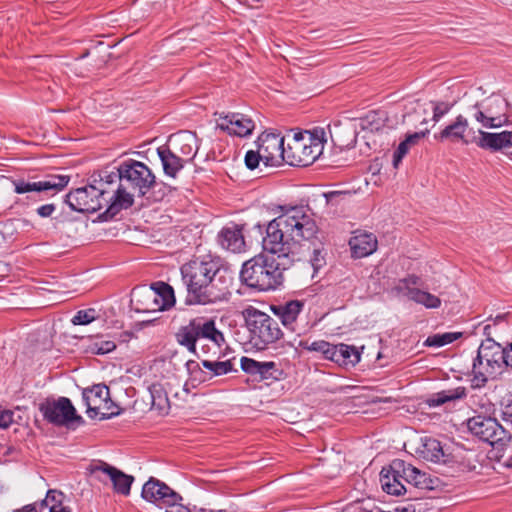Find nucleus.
Listing matches in <instances>:
<instances>
[{
    "instance_id": "1",
    "label": "nucleus",
    "mask_w": 512,
    "mask_h": 512,
    "mask_svg": "<svg viewBox=\"0 0 512 512\" xmlns=\"http://www.w3.org/2000/svg\"><path fill=\"white\" fill-rule=\"evenodd\" d=\"M318 226L303 207H293L269 222L263 248L267 252L281 253L300 261L309 242L316 237Z\"/></svg>"
},
{
    "instance_id": "2",
    "label": "nucleus",
    "mask_w": 512,
    "mask_h": 512,
    "mask_svg": "<svg viewBox=\"0 0 512 512\" xmlns=\"http://www.w3.org/2000/svg\"><path fill=\"white\" fill-rule=\"evenodd\" d=\"M181 276L189 303H212L227 293L226 277L219 262L210 256L194 257L183 264Z\"/></svg>"
},
{
    "instance_id": "3",
    "label": "nucleus",
    "mask_w": 512,
    "mask_h": 512,
    "mask_svg": "<svg viewBox=\"0 0 512 512\" xmlns=\"http://www.w3.org/2000/svg\"><path fill=\"white\" fill-rule=\"evenodd\" d=\"M112 179H119V185L113 191L114 200L105 211L106 217L112 218L123 209L130 208L134 203V194L144 196L156 184V177L143 162L127 160L118 167V174Z\"/></svg>"
},
{
    "instance_id": "4",
    "label": "nucleus",
    "mask_w": 512,
    "mask_h": 512,
    "mask_svg": "<svg viewBox=\"0 0 512 512\" xmlns=\"http://www.w3.org/2000/svg\"><path fill=\"white\" fill-rule=\"evenodd\" d=\"M295 261L281 253H261L243 264L240 278L251 288L260 291L275 290L284 281V271Z\"/></svg>"
},
{
    "instance_id": "5",
    "label": "nucleus",
    "mask_w": 512,
    "mask_h": 512,
    "mask_svg": "<svg viewBox=\"0 0 512 512\" xmlns=\"http://www.w3.org/2000/svg\"><path fill=\"white\" fill-rule=\"evenodd\" d=\"M326 142L325 130L316 127L310 131L287 135L286 164L304 167L313 164L323 153Z\"/></svg>"
},
{
    "instance_id": "6",
    "label": "nucleus",
    "mask_w": 512,
    "mask_h": 512,
    "mask_svg": "<svg viewBox=\"0 0 512 512\" xmlns=\"http://www.w3.org/2000/svg\"><path fill=\"white\" fill-rule=\"evenodd\" d=\"M506 367V348L492 338L483 340L472 365V387L485 386L488 379L495 378Z\"/></svg>"
},
{
    "instance_id": "7",
    "label": "nucleus",
    "mask_w": 512,
    "mask_h": 512,
    "mask_svg": "<svg viewBox=\"0 0 512 512\" xmlns=\"http://www.w3.org/2000/svg\"><path fill=\"white\" fill-rule=\"evenodd\" d=\"M285 137L278 133H262L257 141V150H249L245 155L248 169H256L260 163L265 167H279L286 163Z\"/></svg>"
},
{
    "instance_id": "8",
    "label": "nucleus",
    "mask_w": 512,
    "mask_h": 512,
    "mask_svg": "<svg viewBox=\"0 0 512 512\" xmlns=\"http://www.w3.org/2000/svg\"><path fill=\"white\" fill-rule=\"evenodd\" d=\"M243 316L249 331L250 343L257 350H264L282 338L283 332L273 317L254 307L244 310Z\"/></svg>"
},
{
    "instance_id": "9",
    "label": "nucleus",
    "mask_w": 512,
    "mask_h": 512,
    "mask_svg": "<svg viewBox=\"0 0 512 512\" xmlns=\"http://www.w3.org/2000/svg\"><path fill=\"white\" fill-rule=\"evenodd\" d=\"M176 340L192 353L196 352V344L200 340L210 341L217 347L225 343V337L216 327L215 319L206 317H196L182 326L176 333Z\"/></svg>"
},
{
    "instance_id": "10",
    "label": "nucleus",
    "mask_w": 512,
    "mask_h": 512,
    "mask_svg": "<svg viewBox=\"0 0 512 512\" xmlns=\"http://www.w3.org/2000/svg\"><path fill=\"white\" fill-rule=\"evenodd\" d=\"M154 287L134 288L131 293V304L139 313H151L171 308L175 304L173 288L163 282Z\"/></svg>"
},
{
    "instance_id": "11",
    "label": "nucleus",
    "mask_w": 512,
    "mask_h": 512,
    "mask_svg": "<svg viewBox=\"0 0 512 512\" xmlns=\"http://www.w3.org/2000/svg\"><path fill=\"white\" fill-rule=\"evenodd\" d=\"M507 111L508 103L497 96L477 102L470 108V115L482 128L496 129L512 123Z\"/></svg>"
},
{
    "instance_id": "12",
    "label": "nucleus",
    "mask_w": 512,
    "mask_h": 512,
    "mask_svg": "<svg viewBox=\"0 0 512 512\" xmlns=\"http://www.w3.org/2000/svg\"><path fill=\"white\" fill-rule=\"evenodd\" d=\"M104 183L100 185H88L85 187L77 188L67 195V203L72 210L82 213H94L103 207V204H110L114 200L113 195L109 198L106 197L108 191L103 187Z\"/></svg>"
},
{
    "instance_id": "13",
    "label": "nucleus",
    "mask_w": 512,
    "mask_h": 512,
    "mask_svg": "<svg viewBox=\"0 0 512 512\" xmlns=\"http://www.w3.org/2000/svg\"><path fill=\"white\" fill-rule=\"evenodd\" d=\"M83 400L87 406V415L92 419L98 416L100 419H109L119 414L118 407L110 398L109 388L104 384L84 389Z\"/></svg>"
},
{
    "instance_id": "14",
    "label": "nucleus",
    "mask_w": 512,
    "mask_h": 512,
    "mask_svg": "<svg viewBox=\"0 0 512 512\" xmlns=\"http://www.w3.org/2000/svg\"><path fill=\"white\" fill-rule=\"evenodd\" d=\"M468 430L491 445L506 444L512 439L510 431L502 427L495 418L476 415L467 421Z\"/></svg>"
},
{
    "instance_id": "15",
    "label": "nucleus",
    "mask_w": 512,
    "mask_h": 512,
    "mask_svg": "<svg viewBox=\"0 0 512 512\" xmlns=\"http://www.w3.org/2000/svg\"><path fill=\"white\" fill-rule=\"evenodd\" d=\"M88 471L91 475L95 476L97 480L103 483H106V480L109 479L116 493L124 496L130 494L131 485L134 481L133 476L125 474L116 467L103 461L91 463L88 467Z\"/></svg>"
},
{
    "instance_id": "16",
    "label": "nucleus",
    "mask_w": 512,
    "mask_h": 512,
    "mask_svg": "<svg viewBox=\"0 0 512 512\" xmlns=\"http://www.w3.org/2000/svg\"><path fill=\"white\" fill-rule=\"evenodd\" d=\"M406 462L401 459H394L388 466L383 467L380 472V483L383 491L387 494L400 496L408 492L405 483Z\"/></svg>"
},
{
    "instance_id": "17",
    "label": "nucleus",
    "mask_w": 512,
    "mask_h": 512,
    "mask_svg": "<svg viewBox=\"0 0 512 512\" xmlns=\"http://www.w3.org/2000/svg\"><path fill=\"white\" fill-rule=\"evenodd\" d=\"M44 418L55 425H66L72 421L80 420L71 401L66 397L57 400L47 399L39 406Z\"/></svg>"
},
{
    "instance_id": "18",
    "label": "nucleus",
    "mask_w": 512,
    "mask_h": 512,
    "mask_svg": "<svg viewBox=\"0 0 512 512\" xmlns=\"http://www.w3.org/2000/svg\"><path fill=\"white\" fill-rule=\"evenodd\" d=\"M478 130L469 127L467 118L458 115L455 120L447 125L435 138L440 141L462 143L464 145L476 144L478 141Z\"/></svg>"
},
{
    "instance_id": "19",
    "label": "nucleus",
    "mask_w": 512,
    "mask_h": 512,
    "mask_svg": "<svg viewBox=\"0 0 512 512\" xmlns=\"http://www.w3.org/2000/svg\"><path fill=\"white\" fill-rule=\"evenodd\" d=\"M70 177L67 175H48L39 181H14L15 192L24 194L29 192H53L58 193L69 183Z\"/></svg>"
},
{
    "instance_id": "20",
    "label": "nucleus",
    "mask_w": 512,
    "mask_h": 512,
    "mask_svg": "<svg viewBox=\"0 0 512 512\" xmlns=\"http://www.w3.org/2000/svg\"><path fill=\"white\" fill-rule=\"evenodd\" d=\"M216 125L220 130L238 137H246L255 129L254 121L242 113L219 114Z\"/></svg>"
},
{
    "instance_id": "21",
    "label": "nucleus",
    "mask_w": 512,
    "mask_h": 512,
    "mask_svg": "<svg viewBox=\"0 0 512 512\" xmlns=\"http://www.w3.org/2000/svg\"><path fill=\"white\" fill-rule=\"evenodd\" d=\"M304 308V302L300 300H291L284 304L273 306L272 310L276 316L281 320L283 326L298 336L307 331L306 326L300 327L297 319Z\"/></svg>"
},
{
    "instance_id": "22",
    "label": "nucleus",
    "mask_w": 512,
    "mask_h": 512,
    "mask_svg": "<svg viewBox=\"0 0 512 512\" xmlns=\"http://www.w3.org/2000/svg\"><path fill=\"white\" fill-rule=\"evenodd\" d=\"M142 497L152 503H159L167 505L174 503V501H181L182 497L173 491L164 482L158 479L150 478L142 488Z\"/></svg>"
},
{
    "instance_id": "23",
    "label": "nucleus",
    "mask_w": 512,
    "mask_h": 512,
    "mask_svg": "<svg viewBox=\"0 0 512 512\" xmlns=\"http://www.w3.org/2000/svg\"><path fill=\"white\" fill-rule=\"evenodd\" d=\"M174 382L179 386V382L176 379H166L149 386L152 410L157 411L161 415L168 414L170 410L168 394L172 393Z\"/></svg>"
},
{
    "instance_id": "24",
    "label": "nucleus",
    "mask_w": 512,
    "mask_h": 512,
    "mask_svg": "<svg viewBox=\"0 0 512 512\" xmlns=\"http://www.w3.org/2000/svg\"><path fill=\"white\" fill-rule=\"evenodd\" d=\"M477 146L492 152L509 149L512 147V131L487 132L478 129Z\"/></svg>"
},
{
    "instance_id": "25",
    "label": "nucleus",
    "mask_w": 512,
    "mask_h": 512,
    "mask_svg": "<svg viewBox=\"0 0 512 512\" xmlns=\"http://www.w3.org/2000/svg\"><path fill=\"white\" fill-rule=\"evenodd\" d=\"M377 238L374 234L357 231L349 240L352 257L363 258L371 255L377 249Z\"/></svg>"
},
{
    "instance_id": "26",
    "label": "nucleus",
    "mask_w": 512,
    "mask_h": 512,
    "mask_svg": "<svg viewBox=\"0 0 512 512\" xmlns=\"http://www.w3.org/2000/svg\"><path fill=\"white\" fill-rule=\"evenodd\" d=\"M437 482V478L434 479L426 472H422L413 465L406 463L405 483L408 491H410L411 488L425 491L433 490L436 488Z\"/></svg>"
},
{
    "instance_id": "27",
    "label": "nucleus",
    "mask_w": 512,
    "mask_h": 512,
    "mask_svg": "<svg viewBox=\"0 0 512 512\" xmlns=\"http://www.w3.org/2000/svg\"><path fill=\"white\" fill-rule=\"evenodd\" d=\"M218 241L224 249L231 252L240 253L245 250L244 236L237 225L223 228L219 233Z\"/></svg>"
},
{
    "instance_id": "28",
    "label": "nucleus",
    "mask_w": 512,
    "mask_h": 512,
    "mask_svg": "<svg viewBox=\"0 0 512 512\" xmlns=\"http://www.w3.org/2000/svg\"><path fill=\"white\" fill-rule=\"evenodd\" d=\"M387 115L384 111H369L358 119L357 126L366 133H380L387 129Z\"/></svg>"
},
{
    "instance_id": "29",
    "label": "nucleus",
    "mask_w": 512,
    "mask_h": 512,
    "mask_svg": "<svg viewBox=\"0 0 512 512\" xmlns=\"http://www.w3.org/2000/svg\"><path fill=\"white\" fill-rule=\"evenodd\" d=\"M416 452L421 458L435 463L440 462L444 457L441 443L431 437L421 438V443L417 447Z\"/></svg>"
},
{
    "instance_id": "30",
    "label": "nucleus",
    "mask_w": 512,
    "mask_h": 512,
    "mask_svg": "<svg viewBox=\"0 0 512 512\" xmlns=\"http://www.w3.org/2000/svg\"><path fill=\"white\" fill-rule=\"evenodd\" d=\"M157 153L162 162L163 170L166 175L175 177L183 168V160L175 155L167 146H161L157 149Z\"/></svg>"
},
{
    "instance_id": "31",
    "label": "nucleus",
    "mask_w": 512,
    "mask_h": 512,
    "mask_svg": "<svg viewBox=\"0 0 512 512\" xmlns=\"http://www.w3.org/2000/svg\"><path fill=\"white\" fill-rule=\"evenodd\" d=\"M404 294L417 304H421L429 309L438 308L441 305L439 297L417 288L406 287Z\"/></svg>"
},
{
    "instance_id": "32",
    "label": "nucleus",
    "mask_w": 512,
    "mask_h": 512,
    "mask_svg": "<svg viewBox=\"0 0 512 512\" xmlns=\"http://www.w3.org/2000/svg\"><path fill=\"white\" fill-rule=\"evenodd\" d=\"M175 145L179 148L182 155L187 157H194L197 153V137L191 132H182L175 136Z\"/></svg>"
},
{
    "instance_id": "33",
    "label": "nucleus",
    "mask_w": 512,
    "mask_h": 512,
    "mask_svg": "<svg viewBox=\"0 0 512 512\" xmlns=\"http://www.w3.org/2000/svg\"><path fill=\"white\" fill-rule=\"evenodd\" d=\"M466 395L464 387H458L456 389L443 390L438 393L431 395L427 403L430 407H438L447 402L461 399Z\"/></svg>"
},
{
    "instance_id": "34",
    "label": "nucleus",
    "mask_w": 512,
    "mask_h": 512,
    "mask_svg": "<svg viewBox=\"0 0 512 512\" xmlns=\"http://www.w3.org/2000/svg\"><path fill=\"white\" fill-rule=\"evenodd\" d=\"M338 355L336 363L341 366H354L360 361V353L355 346L338 344Z\"/></svg>"
},
{
    "instance_id": "35",
    "label": "nucleus",
    "mask_w": 512,
    "mask_h": 512,
    "mask_svg": "<svg viewBox=\"0 0 512 512\" xmlns=\"http://www.w3.org/2000/svg\"><path fill=\"white\" fill-rule=\"evenodd\" d=\"M202 367L212 373V376H222L237 371L233 359L225 361L203 360Z\"/></svg>"
},
{
    "instance_id": "36",
    "label": "nucleus",
    "mask_w": 512,
    "mask_h": 512,
    "mask_svg": "<svg viewBox=\"0 0 512 512\" xmlns=\"http://www.w3.org/2000/svg\"><path fill=\"white\" fill-rule=\"evenodd\" d=\"M65 495L58 490H49L41 505L49 508V512H70L62 505Z\"/></svg>"
},
{
    "instance_id": "37",
    "label": "nucleus",
    "mask_w": 512,
    "mask_h": 512,
    "mask_svg": "<svg viewBox=\"0 0 512 512\" xmlns=\"http://www.w3.org/2000/svg\"><path fill=\"white\" fill-rule=\"evenodd\" d=\"M462 336L461 332H446L443 334H434L429 336L424 345L428 347H441L450 344Z\"/></svg>"
},
{
    "instance_id": "38",
    "label": "nucleus",
    "mask_w": 512,
    "mask_h": 512,
    "mask_svg": "<svg viewBox=\"0 0 512 512\" xmlns=\"http://www.w3.org/2000/svg\"><path fill=\"white\" fill-rule=\"evenodd\" d=\"M114 341L97 338L89 345V351L93 354L104 355L115 350Z\"/></svg>"
},
{
    "instance_id": "39",
    "label": "nucleus",
    "mask_w": 512,
    "mask_h": 512,
    "mask_svg": "<svg viewBox=\"0 0 512 512\" xmlns=\"http://www.w3.org/2000/svg\"><path fill=\"white\" fill-rule=\"evenodd\" d=\"M96 319V310L95 309H87L78 311L75 316L72 318V323L74 325H87L93 322Z\"/></svg>"
},
{
    "instance_id": "40",
    "label": "nucleus",
    "mask_w": 512,
    "mask_h": 512,
    "mask_svg": "<svg viewBox=\"0 0 512 512\" xmlns=\"http://www.w3.org/2000/svg\"><path fill=\"white\" fill-rule=\"evenodd\" d=\"M411 146L407 142L402 141L397 149L394 152L393 155V166L397 168L399 164L401 163L402 159L405 157V155L409 152Z\"/></svg>"
},
{
    "instance_id": "41",
    "label": "nucleus",
    "mask_w": 512,
    "mask_h": 512,
    "mask_svg": "<svg viewBox=\"0 0 512 512\" xmlns=\"http://www.w3.org/2000/svg\"><path fill=\"white\" fill-rule=\"evenodd\" d=\"M259 363L260 362L254 360V359L245 357V356L242 357L240 360L241 369L244 372L252 374V375L257 374V369H258Z\"/></svg>"
},
{
    "instance_id": "42",
    "label": "nucleus",
    "mask_w": 512,
    "mask_h": 512,
    "mask_svg": "<svg viewBox=\"0 0 512 512\" xmlns=\"http://www.w3.org/2000/svg\"><path fill=\"white\" fill-rule=\"evenodd\" d=\"M450 105L445 102H437L433 107V121L438 122L450 110Z\"/></svg>"
},
{
    "instance_id": "43",
    "label": "nucleus",
    "mask_w": 512,
    "mask_h": 512,
    "mask_svg": "<svg viewBox=\"0 0 512 512\" xmlns=\"http://www.w3.org/2000/svg\"><path fill=\"white\" fill-rule=\"evenodd\" d=\"M14 422V412L0 407V429L8 428Z\"/></svg>"
},
{
    "instance_id": "44",
    "label": "nucleus",
    "mask_w": 512,
    "mask_h": 512,
    "mask_svg": "<svg viewBox=\"0 0 512 512\" xmlns=\"http://www.w3.org/2000/svg\"><path fill=\"white\" fill-rule=\"evenodd\" d=\"M325 263L324 258L321 256L320 250L314 248L313 249V257L309 259V264L313 269V274H315ZM314 277V275H312Z\"/></svg>"
},
{
    "instance_id": "45",
    "label": "nucleus",
    "mask_w": 512,
    "mask_h": 512,
    "mask_svg": "<svg viewBox=\"0 0 512 512\" xmlns=\"http://www.w3.org/2000/svg\"><path fill=\"white\" fill-rule=\"evenodd\" d=\"M275 366L274 362H260L256 375H259L262 379H268L271 377L272 370L275 369Z\"/></svg>"
},
{
    "instance_id": "46",
    "label": "nucleus",
    "mask_w": 512,
    "mask_h": 512,
    "mask_svg": "<svg viewBox=\"0 0 512 512\" xmlns=\"http://www.w3.org/2000/svg\"><path fill=\"white\" fill-rule=\"evenodd\" d=\"M326 341L319 340L309 343V341H300L299 346L309 351H316L322 353L324 347H326Z\"/></svg>"
},
{
    "instance_id": "47",
    "label": "nucleus",
    "mask_w": 512,
    "mask_h": 512,
    "mask_svg": "<svg viewBox=\"0 0 512 512\" xmlns=\"http://www.w3.org/2000/svg\"><path fill=\"white\" fill-rule=\"evenodd\" d=\"M322 354L324 355V357L326 359L331 360L336 363V359H337V357H339L338 345H333V344H330L327 342L326 347H324V349L322 351Z\"/></svg>"
},
{
    "instance_id": "48",
    "label": "nucleus",
    "mask_w": 512,
    "mask_h": 512,
    "mask_svg": "<svg viewBox=\"0 0 512 512\" xmlns=\"http://www.w3.org/2000/svg\"><path fill=\"white\" fill-rule=\"evenodd\" d=\"M346 196V193L340 191H331L324 193L327 204L337 205L341 199Z\"/></svg>"
},
{
    "instance_id": "49",
    "label": "nucleus",
    "mask_w": 512,
    "mask_h": 512,
    "mask_svg": "<svg viewBox=\"0 0 512 512\" xmlns=\"http://www.w3.org/2000/svg\"><path fill=\"white\" fill-rule=\"evenodd\" d=\"M502 419L512 426V397L508 400L502 410Z\"/></svg>"
},
{
    "instance_id": "50",
    "label": "nucleus",
    "mask_w": 512,
    "mask_h": 512,
    "mask_svg": "<svg viewBox=\"0 0 512 512\" xmlns=\"http://www.w3.org/2000/svg\"><path fill=\"white\" fill-rule=\"evenodd\" d=\"M427 133H428V131L415 132V133L409 134L406 136L405 142H407L409 144V146L412 147V146L416 145L422 138H424Z\"/></svg>"
},
{
    "instance_id": "51",
    "label": "nucleus",
    "mask_w": 512,
    "mask_h": 512,
    "mask_svg": "<svg viewBox=\"0 0 512 512\" xmlns=\"http://www.w3.org/2000/svg\"><path fill=\"white\" fill-rule=\"evenodd\" d=\"M166 512H190L189 508L180 503V501H174V503H168Z\"/></svg>"
},
{
    "instance_id": "52",
    "label": "nucleus",
    "mask_w": 512,
    "mask_h": 512,
    "mask_svg": "<svg viewBox=\"0 0 512 512\" xmlns=\"http://www.w3.org/2000/svg\"><path fill=\"white\" fill-rule=\"evenodd\" d=\"M113 174H118V171L117 172H111V173H108L106 174L104 177H101V179L99 180L98 182V185H100V182H103L104 183V188L109 192L108 190V186L116 183V182H119V179H112V175Z\"/></svg>"
},
{
    "instance_id": "53",
    "label": "nucleus",
    "mask_w": 512,
    "mask_h": 512,
    "mask_svg": "<svg viewBox=\"0 0 512 512\" xmlns=\"http://www.w3.org/2000/svg\"><path fill=\"white\" fill-rule=\"evenodd\" d=\"M55 211V206L53 204H45L40 206L37 209V213L41 217H49Z\"/></svg>"
},
{
    "instance_id": "54",
    "label": "nucleus",
    "mask_w": 512,
    "mask_h": 512,
    "mask_svg": "<svg viewBox=\"0 0 512 512\" xmlns=\"http://www.w3.org/2000/svg\"><path fill=\"white\" fill-rule=\"evenodd\" d=\"M506 361L508 362V367L512 369V342L509 344V349L506 348Z\"/></svg>"
},
{
    "instance_id": "55",
    "label": "nucleus",
    "mask_w": 512,
    "mask_h": 512,
    "mask_svg": "<svg viewBox=\"0 0 512 512\" xmlns=\"http://www.w3.org/2000/svg\"><path fill=\"white\" fill-rule=\"evenodd\" d=\"M418 278L415 276H410L407 279L403 280L402 282L406 285L408 284H417Z\"/></svg>"
},
{
    "instance_id": "56",
    "label": "nucleus",
    "mask_w": 512,
    "mask_h": 512,
    "mask_svg": "<svg viewBox=\"0 0 512 512\" xmlns=\"http://www.w3.org/2000/svg\"><path fill=\"white\" fill-rule=\"evenodd\" d=\"M35 509L36 508H35L34 505H27V506L24 507V511L25 512H33V511H35Z\"/></svg>"
},
{
    "instance_id": "57",
    "label": "nucleus",
    "mask_w": 512,
    "mask_h": 512,
    "mask_svg": "<svg viewBox=\"0 0 512 512\" xmlns=\"http://www.w3.org/2000/svg\"><path fill=\"white\" fill-rule=\"evenodd\" d=\"M507 465H508L509 467H512V456L508 458V460H507Z\"/></svg>"
},
{
    "instance_id": "58",
    "label": "nucleus",
    "mask_w": 512,
    "mask_h": 512,
    "mask_svg": "<svg viewBox=\"0 0 512 512\" xmlns=\"http://www.w3.org/2000/svg\"><path fill=\"white\" fill-rule=\"evenodd\" d=\"M508 158L512 161V152L508 154Z\"/></svg>"
}]
</instances>
